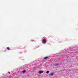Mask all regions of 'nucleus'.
Listing matches in <instances>:
<instances>
[{
  "mask_svg": "<svg viewBox=\"0 0 78 78\" xmlns=\"http://www.w3.org/2000/svg\"><path fill=\"white\" fill-rule=\"evenodd\" d=\"M7 49L8 50H9V47L7 48Z\"/></svg>",
  "mask_w": 78,
  "mask_h": 78,
  "instance_id": "0eeeda50",
  "label": "nucleus"
},
{
  "mask_svg": "<svg viewBox=\"0 0 78 78\" xmlns=\"http://www.w3.org/2000/svg\"><path fill=\"white\" fill-rule=\"evenodd\" d=\"M25 72H26V70H23V73H25Z\"/></svg>",
  "mask_w": 78,
  "mask_h": 78,
  "instance_id": "423d86ee",
  "label": "nucleus"
},
{
  "mask_svg": "<svg viewBox=\"0 0 78 78\" xmlns=\"http://www.w3.org/2000/svg\"><path fill=\"white\" fill-rule=\"evenodd\" d=\"M43 72L42 71H39L38 72V73H39V74H41V73H43Z\"/></svg>",
  "mask_w": 78,
  "mask_h": 78,
  "instance_id": "f03ea898",
  "label": "nucleus"
},
{
  "mask_svg": "<svg viewBox=\"0 0 78 78\" xmlns=\"http://www.w3.org/2000/svg\"><path fill=\"white\" fill-rule=\"evenodd\" d=\"M59 64L57 63V64H55L54 66H58V65Z\"/></svg>",
  "mask_w": 78,
  "mask_h": 78,
  "instance_id": "20e7f679",
  "label": "nucleus"
},
{
  "mask_svg": "<svg viewBox=\"0 0 78 78\" xmlns=\"http://www.w3.org/2000/svg\"><path fill=\"white\" fill-rule=\"evenodd\" d=\"M54 74V73H51L50 74V76H52V75H53Z\"/></svg>",
  "mask_w": 78,
  "mask_h": 78,
  "instance_id": "7ed1b4c3",
  "label": "nucleus"
},
{
  "mask_svg": "<svg viewBox=\"0 0 78 78\" xmlns=\"http://www.w3.org/2000/svg\"><path fill=\"white\" fill-rule=\"evenodd\" d=\"M49 73V71H48L46 72V73Z\"/></svg>",
  "mask_w": 78,
  "mask_h": 78,
  "instance_id": "6e6552de",
  "label": "nucleus"
},
{
  "mask_svg": "<svg viewBox=\"0 0 78 78\" xmlns=\"http://www.w3.org/2000/svg\"><path fill=\"white\" fill-rule=\"evenodd\" d=\"M48 57H46L44 58V59H48Z\"/></svg>",
  "mask_w": 78,
  "mask_h": 78,
  "instance_id": "39448f33",
  "label": "nucleus"
},
{
  "mask_svg": "<svg viewBox=\"0 0 78 78\" xmlns=\"http://www.w3.org/2000/svg\"><path fill=\"white\" fill-rule=\"evenodd\" d=\"M42 42L43 44H45V43L46 42V40L45 39H44Z\"/></svg>",
  "mask_w": 78,
  "mask_h": 78,
  "instance_id": "f257e3e1",
  "label": "nucleus"
}]
</instances>
